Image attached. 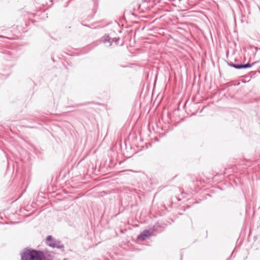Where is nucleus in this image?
Returning <instances> with one entry per match:
<instances>
[{"label": "nucleus", "mask_w": 260, "mask_h": 260, "mask_svg": "<svg viewBox=\"0 0 260 260\" xmlns=\"http://www.w3.org/2000/svg\"><path fill=\"white\" fill-rule=\"evenodd\" d=\"M40 252H42V254H40L41 260H42L43 258H45L46 256H48L50 258H52L53 256L54 253L48 250H41L40 251Z\"/></svg>", "instance_id": "20e7f679"}, {"label": "nucleus", "mask_w": 260, "mask_h": 260, "mask_svg": "<svg viewBox=\"0 0 260 260\" xmlns=\"http://www.w3.org/2000/svg\"><path fill=\"white\" fill-rule=\"evenodd\" d=\"M54 243L55 246H54L53 248H56L63 250L64 246L63 244H61V242L59 241L54 240Z\"/></svg>", "instance_id": "39448f33"}, {"label": "nucleus", "mask_w": 260, "mask_h": 260, "mask_svg": "<svg viewBox=\"0 0 260 260\" xmlns=\"http://www.w3.org/2000/svg\"><path fill=\"white\" fill-rule=\"evenodd\" d=\"M46 244L49 247L53 248L55 246L54 240L50 242H46Z\"/></svg>", "instance_id": "423d86ee"}, {"label": "nucleus", "mask_w": 260, "mask_h": 260, "mask_svg": "<svg viewBox=\"0 0 260 260\" xmlns=\"http://www.w3.org/2000/svg\"><path fill=\"white\" fill-rule=\"evenodd\" d=\"M258 62V61H255V62H253L251 64L249 63H247L244 64H234V63H233L232 62H228V64L230 66H231L232 67H233V68H234L235 69H246V68H251L253 65H254L256 63H257Z\"/></svg>", "instance_id": "f03ea898"}, {"label": "nucleus", "mask_w": 260, "mask_h": 260, "mask_svg": "<svg viewBox=\"0 0 260 260\" xmlns=\"http://www.w3.org/2000/svg\"><path fill=\"white\" fill-rule=\"evenodd\" d=\"M42 252L31 249H25L21 253V260H41L40 254Z\"/></svg>", "instance_id": "f257e3e1"}, {"label": "nucleus", "mask_w": 260, "mask_h": 260, "mask_svg": "<svg viewBox=\"0 0 260 260\" xmlns=\"http://www.w3.org/2000/svg\"><path fill=\"white\" fill-rule=\"evenodd\" d=\"M151 236V234H150V232L147 230H144L140 235L138 236V240H145L146 238L149 237Z\"/></svg>", "instance_id": "7ed1b4c3"}, {"label": "nucleus", "mask_w": 260, "mask_h": 260, "mask_svg": "<svg viewBox=\"0 0 260 260\" xmlns=\"http://www.w3.org/2000/svg\"><path fill=\"white\" fill-rule=\"evenodd\" d=\"M113 40L117 43L119 40V38H114Z\"/></svg>", "instance_id": "6e6552de"}, {"label": "nucleus", "mask_w": 260, "mask_h": 260, "mask_svg": "<svg viewBox=\"0 0 260 260\" xmlns=\"http://www.w3.org/2000/svg\"><path fill=\"white\" fill-rule=\"evenodd\" d=\"M109 40H110V38H109V36H108V37H107V39H106L104 40V43H106V42H107V41H108Z\"/></svg>", "instance_id": "1a4fd4ad"}, {"label": "nucleus", "mask_w": 260, "mask_h": 260, "mask_svg": "<svg viewBox=\"0 0 260 260\" xmlns=\"http://www.w3.org/2000/svg\"><path fill=\"white\" fill-rule=\"evenodd\" d=\"M52 237L51 235H49L46 238V242H50L52 240Z\"/></svg>", "instance_id": "0eeeda50"}]
</instances>
